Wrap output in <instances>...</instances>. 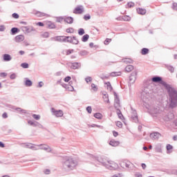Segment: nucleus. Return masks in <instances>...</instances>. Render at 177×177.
<instances>
[{"instance_id":"nucleus-41","label":"nucleus","mask_w":177,"mask_h":177,"mask_svg":"<svg viewBox=\"0 0 177 177\" xmlns=\"http://www.w3.org/2000/svg\"><path fill=\"white\" fill-rule=\"evenodd\" d=\"M133 6H135V3L133 1H129L126 5V8H133Z\"/></svg>"},{"instance_id":"nucleus-26","label":"nucleus","mask_w":177,"mask_h":177,"mask_svg":"<svg viewBox=\"0 0 177 177\" xmlns=\"http://www.w3.org/2000/svg\"><path fill=\"white\" fill-rule=\"evenodd\" d=\"M149 52H150V50L147 48H142L141 49L140 53L141 55H142L143 56L148 55Z\"/></svg>"},{"instance_id":"nucleus-34","label":"nucleus","mask_w":177,"mask_h":177,"mask_svg":"<svg viewBox=\"0 0 177 177\" xmlns=\"http://www.w3.org/2000/svg\"><path fill=\"white\" fill-rule=\"evenodd\" d=\"M89 39V35L86 34L82 36V42H87V41Z\"/></svg>"},{"instance_id":"nucleus-21","label":"nucleus","mask_w":177,"mask_h":177,"mask_svg":"<svg viewBox=\"0 0 177 177\" xmlns=\"http://www.w3.org/2000/svg\"><path fill=\"white\" fill-rule=\"evenodd\" d=\"M166 150H167V153L170 154V153L172 152V150H174V147L170 144H167L166 146Z\"/></svg>"},{"instance_id":"nucleus-50","label":"nucleus","mask_w":177,"mask_h":177,"mask_svg":"<svg viewBox=\"0 0 177 177\" xmlns=\"http://www.w3.org/2000/svg\"><path fill=\"white\" fill-rule=\"evenodd\" d=\"M110 42H111V39L110 38H106L104 41V45H109V44H110Z\"/></svg>"},{"instance_id":"nucleus-11","label":"nucleus","mask_w":177,"mask_h":177,"mask_svg":"<svg viewBox=\"0 0 177 177\" xmlns=\"http://www.w3.org/2000/svg\"><path fill=\"white\" fill-rule=\"evenodd\" d=\"M131 164H132L129 160H123L120 162V165L121 168H129L131 166Z\"/></svg>"},{"instance_id":"nucleus-32","label":"nucleus","mask_w":177,"mask_h":177,"mask_svg":"<svg viewBox=\"0 0 177 177\" xmlns=\"http://www.w3.org/2000/svg\"><path fill=\"white\" fill-rule=\"evenodd\" d=\"M15 110L16 111H18V113H22V114H27V110L23 109L20 107H17Z\"/></svg>"},{"instance_id":"nucleus-59","label":"nucleus","mask_w":177,"mask_h":177,"mask_svg":"<svg viewBox=\"0 0 177 177\" xmlns=\"http://www.w3.org/2000/svg\"><path fill=\"white\" fill-rule=\"evenodd\" d=\"M17 77V75H16V73H12L10 75V80H16Z\"/></svg>"},{"instance_id":"nucleus-29","label":"nucleus","mask_w":177,"mask_h":177,"mask_svg":"<svg viewBox=\"0 0 177 177\" xmlns=\"http://www.w3.org/2000/svg\"><path fill=\"white\" fill-rule=\"evenodd\" d=\"M132 70H133V65H127L124 68V71H126V73H131V71H132Z\"/></svg>"},{"instance_id":"nucleus-49","label":"nucleus","mask_w":177,"mask_h":177,"mask_svg":"<svg viewBox=\"0 0 177 177\" xmlns=\"http://www.w3.org/2000/svg\"><path fill=\"white\" fill-rule=\"evenodd\" d=\"M83 19H84L86 20V21H87V20H91V15L89 14H86L84 16Z\"/></svg>"},{"instance_id":"nucleus-47","label":"nucleus","mask_w":177,"mask_h":177,"mask_svg":"<svg viewBox=\"0 0 177 177\" xmlns=\"http://www.w3.org/2000/svg\"><path fill=\"white\" fill-rule=\"evenodd\" d=\"M22 30H23V31H26V32H27L28 34L31 32L30 29L27 26L23 27Z\"/></svg>"},{"instance_id":"nucleus-13","label":"nucleus","mask_w":177,"mask_h":177,"mask_svg":"<svg viewBox=\"0 0 177 177\" xmlns=\"http://www.w3.org/2000/svg\"><path fill=\"white\" fill-rule=\"evenodd\" d=\"M71 68H72V70H78V68H81V63L80 62H72Z\"/></svg>"},{"instance_id":"nucleus-6","label":"nucleus","mask_w":177,"mask_h":177,"mask_svg":"<svg viewBox=\"0 0 177 177\" xmlns=\"http://www.w3.org/2000/svg\"><path fill=\"white\" fill-rule=\"evenodd\" d=\"M50 111H51L52 115H55V117H57V118L60 117H63V115H64V113L62 109L56 110V109L52 107L50 109Z\"/></svg>"},{"instance_id":"nucleus-40","label":"nucleus","mask_w":177,"mask_h":177,"mask_svg":"<svg viewBox=\"0 0 177 177\" xmlns=\"http://www.w3.org/2000/svg\"><path fill=\"white\" fill-rule=\"evenodd\" d=\"M123 21H131V17L129 15H123Z\"/></svg>"},{"instance_id":"nucleus-15","label":"nucleus","mask_w":177,"mask_h":177,"mask_svg":"<svg viewBox=\"0 0 177 177\" xmlns=\"http://www.w3.org/2000/svg\"><path fill=\"white\" fill-rule=\"evenodd\" d=\"M64 21L68 24H73L74 23V18L73 17H64Z\"/></svg>"},{"instance_id":"nucleus-24","label":"nucleus","mask_w":177,"mask_h":177,"mask_svg":"<svg viewBox=\"0 0 177 177\" xmlns=\"http://www.w3.org/2000/svg\"><path fill=\"white\" fill-rule=\"evenodd\" d=\"M155 151H156V153H162V147L161 146V144L156 145Z\"/></svg>"},{"instance_id":"nucleus-16","label":"nucleus","mask_w":177,"mask_h":177,"mask_svg":"<svg viewBox=\"0 0 177 177\" xmlns=\"http://www.w3.org/2000/svg\"><path fill=\"white\" fill-rule=\"evenodd\" d=\"M96 160H97V161H98V162H100L102 164V165H103V167H104L106 168V167L107 166V164L104 161V159L102 158V156L97 157Z\"/></svg>"},{"instance_id":"nucleus-3","label":"nucleus","mask_w":177,"mask_h":177,"mask_svg":"<svg viewBox=\"0 0 177 177\" xmlns=\"http://www.w3.org/2000/svg\"><path fill=\"white\" fill-rule=\"evenodd\" d=\"M55 41L57 42H68V44H72V45L80 44V41L76 36H56Z\"/></svg>"},{"instance_id":"nucleus-17","label":"nucleus","mask_w":177,"mask_h":177,"mask_svg":"<svg viewBox=\"0 0 177 177\" xmlns=\"http://www.w3.org/2000/svg\"><path fill=\"white\" fill-rule=\"evenodd\" d=\"M46 24L48 26V28H50V29L56 28V25L55 24V23L52 22L50 21H46Z\"/></svg>"},{"instance_id":"nucleus-57","label":"nucleus","mask_w":177,"mask_h":177,"mask_svg":"<svg viewBox=\"0 0 177 177\" xmlns=\"http://www.w3.org/2000/svg\"><path fill=\"white\" fill-rule=\"evenodd\" d=\"M89 46H90V48H95V49H96L97 48H99V46H97V45H94V44H93V42H91V43L89 44Z\"/></svg>"},{"instance_id":"nucleus-7","label":"nucleus","mask_w":177,"mask_h":177,"mask_svg":"<svg viewBox=\"0 0 177 177\" xmlns=\"http://www.w3.org/2000/svg\"><path fill=\"white\" fill-rule=\"evenodd\" d=\"M108 164L106 165V168L107 169H111V171H115V169H118V164L115 162L108 160Z\"/></svg>"},{"instance_id":"nucleus-31","label":"nucleus","mask_w":177,"mask_h":177,"mask_svg":"<svg viewBox=\"0 0 177 177\" xmlns=\"http://www.w3.org/2000/svg\"><path fill=\"white\" fill-rule=\"evenodd\" d=\"M19 31H20V30L18 28H12L11 29V35H16Z\"/></svg>"},{"instance_id":"nucleus-28","label":"nucleus","mask_w":177,"mask_h":177,"mask_svg":"<svg viewBox=\"0 0 177 177\" xmlns=\"http://www.w3.org/2000/svg\"><path fill=\"white\" fill-rule=\"evenodd\" d=\"M165 67L166 68H167V70L169 71H170L171 73H174V71H175V68L174 66H172V65L165 64Z\"/></svg>"},{"instance_id":"nucleus-45","label":"nucleus","mask_w":177,"mask_h":177,"mask_svg":"<svg viewBox=\"0 0 177 177\" xmlns=\"http://www.w3.org/2000/svg\"><path fill=\"white\" fill-rule=\"evenodd\" d=\"M91 89H93V91H94V92H97V86H96V84H95L94 83L91 84Z\"/></svg>"},{"instance_id":"nucleus-23","label":"nucleus","mask_w":177,"mask_h":177,"mask_svg":"<svg viewBox=\"0 0 177 177\" xmlns=\"http://www.w3.org/2000/svg\"><path fill=\"white\" fill-rule=\"evenodd\" d=\"M136 11L138 15H141L142 16H143V15H146V9L145 8H138Z\"/></svg>"},{"instance_id":"nucleus-51","label":"nucleus","mask_w":177,"mask_h":177,"mask_svg":"<svg viewBox=\"0 0 177 177\" xmlns=\"http://www.w3.org/2000/svg\"><path fill=\"white\" fill-rule=\"evenodd\" d=\"M74 53V49H68L66 50V56H68V55H71V53Z\"/></svg>"},{"instance_id":"nucleus-33","label":"nucleus","mask_w":177,"mask_h":177,"mask_svg":"<svg viewBox=\"0 0 177 177\" xmlns=\"http://www.w3.org/2000/svg\"><path fill=\"white\" fill-rule=\"evenodd\" d=\"M93 117L97 118V120H102V118H103V115H102L100 113H94Z\"/></svg>"},{"instance_id":"nucleus-63","label":"nucleus","mask_w":177,"mask_h":177,"mask_svg":"<svg viewBox=\"0 0 177 177\" xmlns=\"http://www.w3.org/2000/svg\"><path fill=\"white\" fill-rule=\"evenodd\" d=\"M50 170L49 169H45V175H50Z\"/></svg>"},{"instance_id":"nucleus-42","label":"nucleus","mask_w":177,"mask_h":177,"mask_svg":"<svg viewBox=\"0 0 177 177\" xmlns=\"http://www.w3.org/2000/svg\"><path fill=\"white\" fill-rule=\"evenodd\" d=\"M32 118H34V120H36L37 121H38L39 120H41V115H39L32 114Z\"/></svg>"},{"instance_id":"nucleus-60","label":"nucleus","mask_w":177,"mask_h":177,"mask_svg":"<svg viewBox=\"0 0 177 177\" xmlns=\"http://www.w3.org/2000/svg\"><path fill=\"white\" fill-rule=\"evenodd\" d=\"M172 8L174 9V10H177V3H173Z\"/></svg>"},{"instance_id":"nucleus-27","label":"nucleus","mask_w":177,"mask_h":177,"mask_svg":"<svg viewBox=\"0 0 177 177\" xmlns=\"http://www.w3.org/2000/svg\"><path fill=\"white\" fill-rule=\"evenodd\" d=\"M24 80H25V86H32V82L30 79H28V77H26Z\"/></svg>"},{"instance_id":"nucleus-10","label":"nucleus","mask_w":177,"mask_h":177,"mask_svg":"<svg viewBox=\"0 0 177 177\" xmlns=\"http://www.w3.org/2000/svg\"><path fill=\"white\" fill-rule=\"evenodd\" d=\"M149 136L152 140H158V139L161 138V133H160L158 131H155L151 133Z\"/></svg>"},{"instance_id":"nucleus-46","label":"nucleus","mask_w":177,"mask_h":177,"mask_svg":"<svg viewBox=\"0 0 177 177\" xmlns=\"http://www.w3.org/2000/svg\"><path fill=\"white\" fill-rule=\"evenodd\" d=\"M66 32H68V34H73L74 33V29L73 28H68L66 29Z\"/></svg>"},{"instance_id":"nucleus-58","label":"nucleus","mask_w":177,"mask_h":177,"mask_svg":"<svg viewBox=\"0 0 177 177\" xmlns=\"http://www.w3.org/2000/svg\"><path fill=\"white\" fill-rule=\"evenodd\" d=\"M0 77H1V78H6V77H8V73H0Z\"/></svg>"},{"instance_id":"nucleus-25","label":"nucleus","mask_w":177,"mask_h":177,"mask_svg":"<svg viewBox=\"0 0 177 177\" xmlns=\"http://www.w3.org/2000/svg\"><path fill=\"white\" fill-rule=\"evenodd\" d=\"M122 61L123 63H126V64H132L133 63V59L131 58H124Z\"/></svg>"},{"instance_id":"nucleus-20","label":"nucleus","mask_w":177,"mask_h":177,"mask_svg":"<svg viewBox=\"0 0 177 177\" xmlns=\"http://www.w3.org/2000/svg\"><path fill=\"white\" fill-rule=\"evenodd\" d=\"M16 42H23L24 41V36L23 35H19L15 37Z\"/></svg>"},{"instance_id":"nucleus-22","label":"nucleus","mask_w":177,"mask_h":177,"mask_svg":"<svg viewBox=\"0 0 177 177\" xmlns=\"http://www.w3.org/2000/svg\"><path fill=\"white\" fill-rule=\"evenodd\" d=\"M72 84L73 82H69V84H67L66 86V91H68L69 92H74V86L71 85Z\"/></svg>"},{"instance_id":"nucleus-61","label":"nucleus","mask_w":177,"mask_h":177,"mask_svg":"<svg viewBox=\"0 0 177 177\" xmlns=\"http://www.w3.org/2000/svg\"><path fill=\"white\" fill-rule=\"evenodd\" d=\"M12 17H13L14 19H19V14H17V13H16V12H14V13L12 14Z\"/></svg>"},{"instance_id":"nucleus-36","label":"nucleus","mask_w":177,"mask_h":177,"mask_svg":"<svg viewBox=\"0 0 177 177\" xmlns=\"http://www.w3.org/2000/svg\"><path fill=\"white\" fill-rule=\"evenodd\" d=\"M88 53H89V52H88L86 50H83L79 52V55L80 56H86Z\"/></svg>"},{"instance_id":"nucleus-62","label":"nucleus","mask_w":177,"mask_h":177,"mask_svg":"<svg viewBox=\"0 0 177 177\" xmlns=\"http://www.w3.org/2000/svg\"><path fill=\"white\" fill-rule=\"evenodd\" d=\"M42 86H44V82H39L37 88H42Z\"/></svg>"},{"instance_id":"nucleus-55","label":"nucleus","mask_w":177,"mask_h":177,"mask_svg":"<svg viewBox=\"0 0 177 177\" xmlns=\"http://www.w3.org/2000/svg\"><path fill=\"white\" fill-rule=\"evenodd\" d=\"M21 67H22L23 68H28V64L26 62L22 63L21 64Z\"/></svg>"},{"instance_id":"nucleus-12","label":"nucleus","mask_w":177,"mask_h":177,"mask_svg":"<svg viewBox=\"0 0 177 177\" xmlns=\"http://www.w3.org/2000/svg\"><path fill=\"white\" fill-rule=\"evenodd\" d=\"M27 149H31V150H39V146L41 145H31L32 144L26 143L25 144Z\"/></svg>"},{"instance_id":"nucleus-35","label":"nucleus","mask_w":177,"mask_h":177,"mask_svg":"<svg viewBox=\"0 0 177 177\" xmlns=\"http://www.w3.org/2000/svg\"><path fill=\"white\" fill-rule=\"evenodd\" d=\"M121 72H112L110 73L111 77H120Z\"/></svg>"},{"instance_id":"nucleus-56","label":"nucleus","mask_w":177,"mask_h":177,"mask_svg":"<svg viewBox=\"0 0 177 177\" xmlns=\"http://www.w3.org/2000/svg\"><path fill=\"white\" fill-rule=\"evenodd\" d=\"M116 127L118 128H122V122L121 121H118L116 122Z\"/></svg>"},{"instance_id":"nucleus-48","label":"nucleus","mask_w":177,"mask_h":177,"mask_svg":"<svg viewBox=\"0 0 177 177\" xmlns=\"http://www.w3.org/2000/svg\"><path fill=\"white\" fill-rule=\"evenodd\" d=\"M86 111H87V113L88 114H91L92 113V106H87L86 108Z\"/></svg>"},{"instance_id":"nucleus-19","label":"nucleus","mask_w":177,"mask_h":177,"mask_svg":"<svg viewBox=\"0 0 177 177\" xmlns=\"http://www.w3.org/2000/svg\"><path fill=\"white\" fill-rule=\"evenodd\" d=\"M110 146L113 147H117V146L120 145V141H115V140H111L109 142Z\"/></svg>"},{"instance_id":"nucleus-52","label":"nucleus","mask_w":177,"mask_h":177,"mask_svg":"<svg viewBox=\"0 0 177 177\" xmlns=\"http://www.w3.org/2000/svg\"><path fill=\"white\" fill-rule=\"evenodd\" d=\"M71 80V76H66L64 79V82H70Z\"/></svg>"},{"instance_id":"nucleus-53","label":"nucleus","mask_w":177,"mask_h":177,"mask_svg":"<svg viewBox=\"0 0 177 177\" xmlns=\"http://www.w3.org/2000/svg\"><path fill=\"white\" fill-rule=\"evenodd\" d=\"M45 151H47L48 153H50L52 151V149L49 147V146L46 145Z\"/></svg>"},{"instance_id":"nucleus-9","label":"nucleus","mask_w":177,"mask_h":177,"mask_svg":"<svg viewBox=\"0 0 177 177\" xmlns=\"http://www.w3.org/2000/svg\"><path fill=\"white\" fill-rule=\"evenodd\" d=\"M73 13L75 15H82V13H84V6L82 5L77 6L73 10Z\"/></svg>"},{"instance_id":"nucleus-38","label":"nucleus","mask_w":177,"mask_h":177,"mask_svg":"<svg viewBox=\"0 0 177 177\" xmlns=\"http://www.w3.org/2000/svg\"><path fill=\"white\" fill-rule=\"evenodd\" d=\"M117 114L118 115V118L120 119V120H122V118H124V115H122V112H121V110L119 108V110H117Z\"/></svg>"},{"instance_id":"nucleus-30","label":"nucleus","mask_w":177,"mask_h":177,"mask_svg":"<svg viewBox=\"0 0 177 177\" xmlns=\"http://www.w3.org/2000/svg\"><path fill=\"white\" fill-rule=\"evenodd\" d=\"M28 124H29V125H31L32 127H38V125H39V123L38 122H33L32 120H28Z\"/></svg>"},{"instance_id":"nucleus-2","label":"nucleus","mask_w":177,"mask_h":177,"mask_svg":"<svg viewBox=\"0 0 177 177\" xmlns=\"http://www.w3.org/2000/svg\"><path fill=\"white\" fill-rule=\"evenodd\" d=\"M64 171H73L77 168L78 162L71 156H64L62 162Z\"/></svg>"},{"instance_id":"nucleus-64","label":"nucleus","mask_w":177,"mask_h":177,"mask_svg":"<svg viewBox=\"0 0 177 177\" xmlns=\"http://www.w3.org/2000/svg\"><path fill=\"white\" fill-rule=\"evenodd\" d=\"M112 133H113V135L115 138H117V136H118V131H113Z\"/></svg>"},{"instance_id":"nucleus-5","label":"nucleus","mask_w":177,"mask_h":177,"mask_svg":"<svg viewBox=\"0 0 177 177\" xmlns=\"http://www.w3.org/2000/svg\"><path fill=\"white\" fill-rule=\"evenodd\" d=\"M136 77H138V71H134L131 73V75L129 77V82L128 83V86H129V89H131V86L132 84H135V82L136 81Z\"/></svg>"},{"instance_id":"nucleus-44","label":"nucleus","mask_w":177,"mask_h":177,"mask_svg":"<svg viewBox=\"0 0 177 177\" xmlns=\"http://www.w3.org/2000/svg\"><path fill=\"white\" fill-rule=\"evenodd\" d=\"M63 20L64 21V17H57L56 21H57V23H62V21H63Z\"/></svg>"},{"instance_id":"nucleus-8","label":"nucleus","mask_w":177,"mask_h":177,"mask_svg":"<svg viewBox=\"0 0 177 177\" xmlns=\"http://www.w3.org/2000/svg\"><path fill=\"white\" fill-rule=\"evenodd\" d=\"M113 95L115 96L114 107L115 110H120V107H121V104H120V97H118V94H117V93L114 91Z\"/></svg>"},{"instance_id":"nucleus-37","label":"nucleus","mask_w":177,"mask_h":177,"mask_svg":"<svg viewBox=\"0 0 177 177\" xmlns=\"http://www.w3.org/2000/svg\"><path fill=\"white\" fill-rule=\"evenodd\" d=\"M105 85H106L107 89H109V91H113V86H111V83L110 82H106L104 83Z\"/></svg>"},{"instance_id":"nucleus-39","label":"nucleus","mask_w":177,"mask_h":177,"mask_svg":"<svg viewBox=\"0 0 177 177\" xmlns=\"http://www.w3.org/2000/svg\"><path fill=\"white\" fill-rule=\"evenodd\" d=\"M77 32L79 35L82 36L85 34V30L82 28H79Z\"/></svg>"},{"instance_id":"nucleus-1","label":"nucleus","mask_w":177,"mask_h":177,"mask_svg":"<svg viewBox=\"0 0 177 177\" xmlns=\"http://www.w3.org/2000/svg\"><path fill=\"white\" fill-rule=\"evenodd\" d=\"M151 81L156 84H160L167 89L169 97V100L170 102L169 107H171V109L177 107V91L171 86L170 84H168L166 82L162 80L161 76H153L151 78Z\"/></svg>"},{"instance_id":"nucleus-43","label":"nucleus","mask_w":177,"mask_h":177,"mask_svg":"<svg viewBox=\"0 0 177 177\" xmlns=\"http://www.w3.org/2000/svg\"><path fill=\"white\" fill-rule=\"evenodd\" d=\"M141 99H142V102H144V103H146L147 102V100H148V97H145V94H143V93H142L141 94Z\"/></svg>"},{"instance_id":"nucleus-14","label":"nucleus","mask_w":177,"mask_h":177,"mask_svg":"<svg viewBox=\"0 0 177 177\" xmlns=\"http://www.w3.org/2000/svg\"><path fill=\"white\" fill-rule=\"evenodd\" d=\"M102 93L103 95L102 99H104V102H105V103H110L109 94L106 91H102Z\"/></svg>"},{"instance_id":"nucleus-54","label":"nucleus","mask_w":177,"mask_h":177,"mask_svg":"<svg viewBox=\"0 0 177 177\" xmlns=\"http://www.w3.org/2000/svg\"><path fill=\"white\" fill-rule=\"evenodd\" d=\"M85 81H86V82L87 84H88V82H92V77L88 76V77H86L85 78Z\"/></svg>"},{"instance_id":"nucleus-4","label":"nucleus","mask_w":177,"mask_h":177,"mask_svg":"<svg viewBox=\"0 0 177 177\" xmlns=\"http://www.w3.org/2000/svg\"><path fill=\"white\" fill-rule=\"evenodd\" d=\"M131 116L130 118V121L132 122H136V124H138L139 122V118H138V112L136 111V109H133V107L131 106Z\"/></svg>"},{"instance_id":"nucleus-18","label":"nucleus","mask_w":177,"mask_h":177,"mask_svg":"<svg viewBox=\"0 0 177 177\" xmlns=\"http://www.w3.org/2000/svg\"><path fill=\"white\" fill-rule=\"evenodd\" d=\"M3 62H10V60H12V56L9 54H3Z\"/></svg>"}]
</instances>
